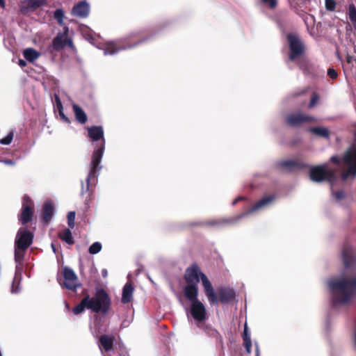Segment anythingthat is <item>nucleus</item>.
<instances>
[{
  "label": "nucleus",
  "instance_id": "38",
  "mask_svg": "<svg viewBox=\"0 0 356 356\" xmlns=\"http://www.w3.org/2000/svg\"><path fill=\"white\" fill-rule=\"evenodd\" d=\"M325 8L327 10L333 11L336 8L334 0H325Z\"/></svg>",
  "mask_w": 356,
  "mask_h": 356
},
{
  "label": "nucleus",
  "instance_id": "14",
  "mask_svg": "<svg viewBox=\"0 0 356 356\" xmlns=\"http://www.w3.org/2000/svg\"><path fill=\"white\" fill-rule=\"evenodd\" d=\"M64 286L71 291H76L80 287L81 284L78 283V277L74 270L68 267H65L63 270Z\"/></svg>",
  "mask_w": 356,
  "mask_h": 356
},
{
  "label": "nucleus",
  "instance_id": "56",
  "mask_svg": "<svg viewBox=\"0 0 356 356\" xmlns=\"http://www.w3.org/2000/svg\"><path fill=\"white\" fill-rule=\"evenodd\" d=\"M92 195V191L90 192L88 194L90 199H91Z\"/></svg>",
  "mask_w": 356,
  "mask_h": 356
},
{
  "label": "nucleus",
  "instance_id": "57",
  "mask_svg": "<svg viewBox=\"0 0 356 356\" xmlns=\"http://www.w3.org/2000/svg\"><path fill=\"white\" fill-rule=\"evenodd\" d=\"M13 293H17V291L13 289Z\"/></svg>",
  "mask_w": 356,
  "mask_h": 356
},
{
  "label": "nucleus",
  "instance_id": "50",
  "mask_svg": "<svg viewBox=\"0 0 356 356\" xmlns=\"http://www.w3.org/2000/svg\"><path fill=\"white\" fill-rule=\"evenodd\" d=\"M191 226H202V225H203V223L198 222H192V223H191Z\"/></svg>",
  "mask_w": 356,
  "mask_h": 356
},
{
  "label": "nucleus",
  "instance_id": "52",
  "mask_svg": "<svg viewBox=\"0 0 356 356\" xmlns=\"http://www.w3.org/2000/svg\"><path fill=\"white\" fill-rule=\"evenodd\" d=\"M6 6V3L4 0H0V7L4 8Z\"/></svg>",
  "mask_w": 356,
  "mask_h": 356
},
{
  "label": "nucleus",
  "instance_id": "12",
  "mask_svg": "<svg viewBox=\"0 0 356 356\" xmlns=\"http://www.w3.org/2000/svg\"><path fill=\"white\" fill-rule=\"evenodd\" d=\"M33 237V234L27 228L21 227L17 233L15 246L22 252H25L32 244Z\"/></svg>",
  "mask_w": 356,
  "mask_h": 356
},
{
  "label": "nucleus",
  "instance_id": "35",
  "mask_svg": "<svg viewBox=\"0 0 356 356\" xmlns=\"http://www.w3.org/2000/svg\"><path fill=\"white\" fill-rule=\"evenodd\" d=\"M74 219H75V212L70 211L67 213V224L70 228H74Z\"/></svg>",
  "mask_w": 356,
  "mask_h": 356
},
{
  "label": "nucleus",
  "instance_id": "42",
  "mask_svg": "<svg viewBox=\"0 0 356 356\" xmlns=\"http://www.w3.org/2000/svg\"><path fill=\"white\" fill-rule=\"evenodd\" d=\"M231 220H222L220 222L216 220L210 221L208 222V225H218L220 223H229L231 222Z\"/></svg>",
  "mask_w": 356,
  "mask_h": 356
},
{
  "label": "nucleus",
  "instance_id": "45",
  "mask_svg": "<svg viewBox=\"0 0 356 356\" xmlns=\"http://www.w3.org/2000/svg\"><path fill=\"white\" fill-rule=\"evenodd\" d=\"M255 345V356H259V348L257 342L254 343Z\"/></svg>",
  "mask_w": 356,
  "mask_h": 356
},
{
  "label": "nucleus",
  "instance_id": "40",
  "mask_svg": "<svg viewBox=\"0 0 356 356\" xmlns=\"http://www.w3.org/2000/svg\"><path fill=\"white\" fill-rule=\"evenodd\" d=\"M261 1L264 3L267 4L269 8H270V9L275 8L277 5V0H261Z\"/></svg>",
  "mask_w": 356,
  "mask_h": 356
},
{
  "label": "nucleus",
  "instance_id": "13",
  "mask_svg": "<svg viewBox=\"0 0 356 356\" xmlns=\"http://www.w3.org/2000/svg\"><path fill=\"white\" fill-rule=\"evenodd\" d=\"M285 120L287 125L292 127H297L301 126L305 122H314L315 118L302 113H298L289 114Z\"/></svg>",
  "mask_w": 356,
  "mask_h": 356
},
{
  "label": "nucleus",
  "instance_id": "48",
  "mask_svg": "<svg viewBox=\"0 0 356 356\" xmlns=\"http://www.w3.org/2000/svg\"><path fill=\"white\" fill-rule=\"evenodd\" d=\"M102 275L103 277H106L108 276V271L106 269L102 270Z\"/></svg>",
  "mask_w": 356,
  "mask_h": 356
},
{
  "label": "nucleus",
  "instance_id": "7",
  "mask_svg": "<svg viewBox=\"0 0 356 356\" xmlns=\"http://www.w3.org/2000/svg\"><path fill=\"white\" fill-rule=\"evenodd\" d=\"M309 177L313 181H325L332 185L333 182L337 180V170L330 168L327 164L316 165L311 168Z\"/></svg>",
  "mask_w": 356,
  "mask_h": 356
},
{
  "label": "nucleus",
  "instance_id": "9",
  "mask_svg": "<svg viewBox=\"0 0 356 356\" xmlns=\"http://www.w3.org/2000/svg\"><path fill=\"white\" fill-rule=\"evenodd\" d=\"M210 304L218 305V303H229L234 300L236 293L233 289L220 286L215 292L212 286V296L206 295Z\"/></svg>",
  "mask_w": 356,
  "mask_h": 356
},
{
  "label": "nucleus",
  "instance_id": "8",
  "mask_svg": "<svg viewBox=\"0 0 356 356\" xmlns=\"http://www.w3.org/2000/svg\"><path fill=\"white\" fill-rule=\"evenodd\" d=\"M289 44V59L295 61L306 51V46L302 38L296 33H289L286 35Z\"/></svg>",
  "mask_w": 356,
  "mask_h": 356
},
{
  "label": "nucleus",
  "instance_id": "51",
  "mask_svg": "<svg viewBox=\"0 0 356 356\" xmlns=\"http://www.w3.org/2000/svg\"><path fill=\"white\" fill-rule=\"evenodd\" d=\"M353 60V56L348 55L346 57V60L348 63H351Z\"/></svg>",
  "mask_w": 356,
  "mask_h": 356
},
{
  "label": "nucleus",
  "instance_id": "11",
  "mask_svg": "<svg viewBox=\"0 0 356 356\" xmlns=\"http://www.w3.org/2000/svg\"><path fill=\"white\" fill-rule=\"evenodd\" d=\"M35 207L33 201L28 195H24L22 198V211L18 216V219L22 225L30 222L33 217Z\"/></svg>",
  "mask_w": 356,
  "mask_h": 356
},
{
  "label": "nucleus",
  "instance_id": "28",
  "mask_svg": "<svg viewBox=\"0 0 356 356\" xmlns=\"http://www.w3.org/2000/svg\"><path fill=\"white\" fill-rule=\"evenodd\" d=\"M309 131L325 138H328L330 136L329 130L324 127H310Z\"/></svg>",
  "mask_w": 356,
  "mask_h": 356
},
{
  "label": "nucleus",
  "instance_id": "1",
  "mask_svg": "<svg viewBox=\"0 0 356 356\" xmlns=\"http://www.w3.org/2000/svg\"><path fill=\"white\" fill-rule=\"evenodd\" d=\"M88 137L93 142H99L94 150L90 163V170L86 177V191H90V186L92 181L97 178L98 171L102 168L99 165L105 149V139L104 138V130L101 126H92L88 129Z\"/></svg>",
  "mask_w": 356,
  "mask_h": 356
},
{
  "label": "nucleus",
  "instance_id": "2",
  "mask_svg": "<svg viewBox=\"0 0 356 356\" xmlns=\"http://www.w3.org/2000/svg\"><path fill=\"white\" fill-rule=\"evenodd\" d=\"M184 279L186 283L183 289L184 295L199 293L198 283L201 280L205 295L212 296V284L197 264H193L186 269Z\"/></svg>",
  "mask_w": 356,
  "mask_h": 356
},
{
  "label": "nucleus",
  "instance_id": "29",
  "mask_svg": "<svg viewBox=\"0 0 356 356\" xmlns=\"http://www.w3.org/2000/svg\"><path fill=\"white\" fill-rule=\"evenodd\" d=\"M348 15L350 20L356 28V7L354 4H350L348 6Z\"/></svg>",
  "mask_w": 356,
  "mask_h": 356
},
{
  "label": "nucleus",
  "instance_id": "55",
  "mask_svg": "<svg viewBox=\"0 0 356 356\" xmlns=\"http://www.w3.org/2000/svg\"><path fill=\"white\" fill-rule=\"evenodd\" d=\"M85 193V190H84V186H83V184H82V191H81V193L83 194Z\"/></svg>",
  "mask_w": 356,
  "mask_h": 356
},
{
  "label": "nucleus",
  "instance_id": "47",
  "mask_svg": "<svg viewBox=\"0 0 356 356\" xmlns=\"http://www.w3.org/2000/svg\"><path fill=\"white\" fill-rule=\"evenodd\" d=\"M19 66H21L22 67H24L26 65V62L22 59H19Z\"/></svg>",
  "mask_w": 356,
  "mask_h": 356
},
{
  "label": "nucleus",
  "instance_id": "26",
  "mask_svg": "<svg viewBox=\"0 0 356 356\" xmlns=\"http://www.w3.org/2000/svg\"><path fill=\"white\" fill-rule=\"evenodd\" d=\"M58 236L68 245H73L74 240L70 229L65 228L58 234Z\"/></svg>",
  "mask_w": 356,
  "mask_h": 356
},
{
  "label": "nucleus",
  "instance_id": "54",
  "mask_svg": "<svg viewBox=\"0 0 356 356\" xmlns=\"http://www.w3.org/2000/svg\"><path fill=\"white\" fill-rule=\"evenodd\" d=\"M305 92V90H302V91H301V92H300V93H296V94L295 95V96H298V95H303Z\"/></svg>",
  "mask_w": 356,
  "mask_h": 356
},
{
  "label": "nucleus",
  "instance_id": "37",
  "mask_svg": "<svg viewBox=\"0 0 356 356\" xmlns=\"http://www.w3.org/2000/svg\"><path fill=\"white\" fill-rule=\"evenodd\" d=\"M57 99H58L57 107H58V110H59V115H60V116L61 117V118H62L64 121H65V122H70V120H69L68 118H67V117L64 115V113H63V106H62L61 102H60V100H59V99H58V97H57Z\"/></svg>",
  "mask_w": 356,
  "mask_h": 356
},
{
  "label": "nucleus",
  "instance_id": "32",
  "mask_svg": "<svg viewBox=\"0 0 356 356\" xmlns=\"http://www.w3.org/2000/svg\"><path fill=\"white\" fill-rule=\"evenodd\" d=\"M13 136H14V131H10V133H8L7 134L6 136L0 139V143L2 145H9L13 140Z\"/></svg>",
  "mask_w": 356,
  "mask_h": 356
},
{
  "label": "nucleus",
  "instance_id": "53",
  "mask_svg": "<svg viewBox=\"0 0 356 356\" xmlns=\"http://www.w3.org/2000/svg\"><path fill=\"white\" fill-rule=\"evenodd\" d=\"M51 248H52V250H53L54 252V253H56V252H57V249H56V248L55 244L52 243L51 244Z\"/></svg>",
  "mask_w": 356,
  "mask_h": 356
},
{
  "label": "nucleus",
  "instance_id": "36",
  "mask_svg": "<svg viewBox=\"0 0 356 356\" xmlns=\"http://www.w3.org/2000/svg\"><path fill=\"white\" fill-rule=\"evenodd\" d=\"M242 338H243V342L251 341L250 334L248 332V327L246 323L244 325V330H243V332L242 334Z\"/></svg>",
  "mask_w": 356,
  "mask_h": 356
},
{
  "label": "nucleus",
  "instance_id": "23",
  "mask_svg": "<svg viewBox=\"0 0 356 356\" xmlns=\"http://www.w3.org/2000/svg\"><path fill=\"white\" fill-rule=\"evenodd\" d=\"M134 287L131 283H127L122 290L121 302L124 304L129 303L132 300Z\"/></svg>",
  "mask_w": 356,
  "mask_h": 356
},
{
  "label": "nucleus",
  "instance_id": "41",
  "mask_svg": "<svg viewBox=\"0 0 356 356\" xmlns=\"http://www.w3.org/2000/svg\"><path fill=\"white\" fill-rule=\"evenodd\" d=\"M327 75L331 78L332 79H335L338 76V73L334 68H329L327 70Z\"/></svg>",
  "mask_w": 356,
  "mask_h": 356
},
{
  "label": "nucleus",
  "instance_id": "24",
  "mask_svg": "<svg viewBox=\"0 0 356 356\" xmlns=\"http://www.w3.org/2000/svg\"><path fill=\"white\" fill-rule=\"evenodd\" d=\"M88 302V294L87 293L81 300V302L72 309L73 313L75 315H78L83 312L85 309L90 310Z\"/></svg>",
  "mask_w": 356,
  "mask_h": 356
},
{
  "label": "nucleus",
  "instance_id": "18",
  "mask_svg": "<svg viewBox=\"0 0 356 356\" xmlns=\"http://www.w3.org/2000/svg\"><path fill=\"white\" fill-rule=\"evenodd\" d=\"M68 27L64 26V31L63 33H58L52 41V48L54 51H59L63 49L65 47V38L68 35Z\"/></svg>",
  "mask_w": 356,
  "mask_h": 356
},
{
  "label": "nucleus",
  "instance_id": "27",
  "mask_svg": "<svg viewBox=\"0 0 356 356\" xmlns=\"http://www.w3.org/2000/svg\"><path fill=\"white\" fill-rule=\"evenodd\" d=\"M23 55L27 61L33 63L40 57V54L38 51L33 48H27L24 50Z\"/></svg>",
  "mask_w": 356,
  "mask_h": 356
},
{
  "label": "nucleus",
  "instance_id": "4",
  "mask_svg": "<svg viewBox=\"0 0 356 356\" xmlns=\"http://www.w3.org/2000/svg\"><path fill=\"white\" fill-rule=\"evenodd\" d=\"M90 310L95 314L105 316L111 309L112 301L108 292L103 288H97L95 294L90 297L88 294Z\"/></svg>",
  "mask_w": 356,
  "mask_h": 356
},
{
  "label": "nucleus",
  "instance_id": "19",
  "mask_svg": "<svg viewBox=\"0 0 356 356\" xmlns=\"http://www.w3.org/2000/svg\"><path fill=\"white\" fill-rule=\"evenodd\" d=\"M115 338L113 335L103 334L99 338V348L105 352H109L113 349Z\"/></svg>",
  "mask_w": 356,
  "mask_h": 356
},
{
  "label": "nucleus",
  "instance_id": "39",
  "mask_svg": "<svg viewBox=\"0 0 356 356\" xmlns=\"http://www.w3.org/2000/svg\"><path fill=\"white\" fill-rule=\"evenodd\" d=\"M332 195L335 197L337 200H341L345 198L346 194L343 190H340L338 191H332Z\"/></svg>",
  "mask_w": 356,
  "mask_h": 356
},
{
  "label": "nucleus",
  "instance_id": "44",
  "mask_svg": "<svg viewBox=\"0 0 356 356\" xmlns=\"http://www.w3.org/2000/svg\"><path fill=\"white\" fill-rule=\"evenodd\" d=\"M65 46H68L71 49L74 48L72 40L70 38H67V37L65 38Z\"/></svg>",
  "mask_w": 356,
  "mask_h": 356
},
{
  "label": "nucleus",
  "instance_id": "3",
  "mask_svg": "<svg viewBox=\"0 0 356 356\" xmlns=\"http://www.w3.org/2000/svg\"><path fill=\"white\" fill-rule=\"evenodd\" d=\"M329 288L335 299L340 304L348 302L356 290V277L333 279L328 282Z\"/></svg>",
  "mask_w": 356,
  "mask_h": 356
},
{
  "label": "nucleus",
  "instance_id": "20",
  "mask_svg": "<svg viewBox=\"0 0 356 356\" xmlns=\"http://www.w3.org/2000/svg\"><path fill=\"white\" fill-rule=\"evenodd\" d=\"M279 165L283 168H286L289 170H292L293 169H305L307 168L309 165L306 163H304L298 160H284L281 161L279 163Z\"/></svg>",
  "mask_w": 356,
  "mask_h": 356
},
{
  "label": "nucleus",
  "instance_id": "30",
  "mask_svg": "<svg viewBox=\"0 0 356 356\" xmlns=\"http://www.w3.org/2000/svg\"><path fill=\"white\" fill-rule=\"evenodd\" d=\"M64 12L61 8L56 9L54 13V17L56 19L58 24L60 26L63 25Z\"/></svg>",
  "mask_w": 356,
  "mask_h": 356
},
{
  "label": "nucleus",
  "instance_id": "49",
  "mask_svg": "<svg viewBox=\"0 0 356 356\" xmlns=\"http://www.w3.org/2000/svg\"><path fill=\"white\" fill-rule=\"evenodd\" d=\"M244 197H238L236 199H235L233 202V204H236L239 200H243Z\"/></svg>",
  "mask_w": 356,
  "mask_h": 356
},
{
  "label": "nucleus",
  "instance_id": "15",
  "mask_svg": "<svg viewBox=\"0 0 356 356\" xmlns=\"http://www.w3.org/2000/svg\"><path fill=\"white\" fill-rule=\"evenodd\" d=\"M46 0H24L20 5L19 10L23 15L35 11L38 8L45 6Z\"/></svg>",
  "mask_w": 356,
  "mask_h": 356
},
{
  "label": "nucleus",
  "instance_id": "21",
  "mask_svg": "<svg viewBox=\"0 0 356 356\" xmlns=\"http://www.w3.org/2000/svg\"><path fill=\"white\" fill-rule=\"evenodd\" d=\"M275 195L265 196L257 202L249 210L248 213H253L267 205L271 204L275 200Z\"/></svg>",
  "mask_w": 356,
  "mask_h": 356
},
{
  "label": "nucleus",
  "instance_id": "10",
  "mask_svg": "<svg viewBox=\"0 0 356 356\" xmlns=\"http://www.w3.org/2000/svg\"><path fill=\"white\" fill-rule=\"evenodd\" d=\"M198 293L184 295L185 298L191 302L190 313L197 322H203L207 318V310L204 304L198 299Z\"/></svg>",
  "mask_w": 356,
  "mask_h": 356
},
{
  "label": "nucleus",
  "instance_id": "22",
  "mask_svg": "<svg viewBox=\"0 0 356 356\" xmlns=\"http://www.w3.org/2000/svg\"><path fill=\"white\" fill-rule=\"evenodd\" d=\"M343 262L346 268H349L354 262V257L351 247L345 245L342 251Z\"/></svg>",
  "mask_w": 356,
  "mask_h": 356
},
{
  "label": "nucleus",
  "instance_id": "16",
  "mask_svg": "<svg viewBox=\"0 0 356 356\" xmlns=\"http://www.w3.org/2000/svg\"><path fill=\"white\" fill-rule=\"evenodd\" d=\"M54 213V204L51 200H47L42 207L40 218L41 221L47 225L51 220Z\"/></svg>",
  "mask_w": 356,
  "mask_h": 356
},
{
  "label": "nucleus",
  "instance_id": "33",
  "mask_svg": "<svg viewBox=\"0 0 356 356\" xmlns=\"http://www.w3.org/2000/svg\"><path fill=\"white\" fill-rule=\"evenodd\" d=\"M319 100V95L317 92H313L312 94L310 102L309 104V108H314Z\"/></svg>",
  "mask_w": 356,
  "mask_h": 356
},
{
  "label": "nucleus",
  "instance_id": "17",
  "mask_svg": "<svg viewBox=\"0 0 356 356\" xmlns=\"http://www.w3.org/2000/svg\"><path fill=\"white\" fill-rule=\"evenodd\" d=\"M90 13L89 4L85 1H81L75 4L72 9V15L79 18H86Z\"/></svg>",
  "mask_w": 356,
  "mask_h": 356
},
{
  "label": "nucleus",
  "instance_id": "43",
  "mask_svg": "<svg viewBox=\"0 0 356 356\" xmlns=\"http://www.w3.org/2000/svg\"><path fill=\"white\" fill-rule=\"evenodd\" d=\"M243 346L245 348L247 353L250 354L252 348V341L243 342Z\"/></svg>",
  "mask_w": 356,
  "mask_h": 356
},
{
  "label": "nucleus",
  "instance_id": "31",
  "mask_svg": "<svg viewBox=\"0 0 356 356\" xmlns=\"http://www.w3.org/2000/svg\"><path fill=\"white\" fill-rule=\"evenodd\" d=\"M102 250V244L99 242L93 243L89 248L88 252L91 254H95Z\"/></svg>",
  "mask_w": 356,
  "mask_h": 356
},
{
  "label": "nucleus",
  "instance_id": "46",
  "mask_svg": "<svg viewBox=\"0 0 356 356\" xmlns=\"http://www.w3.org/2000/svg\"><path fill=\"white\" fill-rule=\"evenodd\" d=\"M3 162L6 165H14V161L13 160L6 159V160H4Z\"/></svg>",
  "mask_w": 356,
  "mask_h": 356
},
{
  "label": "nucleus",
  "instance_id": "34",
  "mask_svg": "<svg viewBox=\"0 0 356 356\" xmlns=\"http://www.w3.org/2000/svg\"><path fill=\"white\" fill-rule=\"evenodd\" d=\"M24 252H22L21 250L17 248L15 246V260L16 262H21V261L24 259Z\"/></svg>",
  "mask_w": 356,
  "mask_h": 356
},
{
  "label": "nucleus",
  "instance_id": "25",
  "mask_svg": "<svg viewBox=\"0 0 356 356\" xmlns=\"http://www.w3.org/2000/svg\"><path fill=\"white\" fill-rule=\"evenodd\" d=\"M73 111L75 115L76 120L80 124H85L87 122L88 118L85 111L77 104L73 105Z\"/></svg>",
  "mask_w": 356,
  "mask_h": 356
},
{
  "label": "nucleus",
  "instance_id": "5",
  "mask_svg": "<svg viewBox=\"0 0 356 356\" xmlns=\"http://www.w3.org/2000/svg\"><path fill=\"white\" fill-rule=\"evenodd\" d=\"M148 38L143 36V32L131 33L123 40L116 43L109 44L105 49V54H114L120 50H124L136 47L137 45L145 42Z\"/></svg>",
  "mask_w": 356,
  "mask_h": 356
},
{
  "label": "nucleus",
  "instance_id": "6",
  "mask_svg": "<svg viewBox=\"0 0 356 356\" xmlns=\"http://www.w3.org/2000/svg\"><path fill=\"white\" fill-rule=\"evenodd\" d=\"M330 161L337 165H339L342 161L348 167V169L341 175L343 180L356 176V147L355 145H352L346 151L342 159L337 156H332Z\"/></svg>",
  "mask_w": 356,
  "mask_h": 356
}]
</instances>
